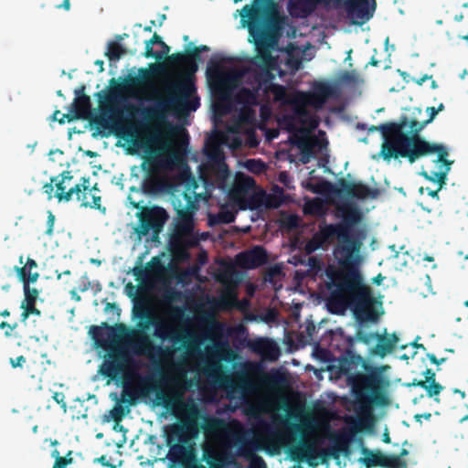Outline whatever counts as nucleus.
<instances>
[{"instance_id":"1","label":"nucleus","mask_w":468,"mask_h":468,"mask_svg":"<svg viewBox=\"0 0 468 468\" xmlns=\"http://www.w3.org/2000/svg\"><path fill=\"white\" fill-rule=\"evenodd\" d=\"M338 210L341 212L342 221L320 225L319 230L303 248L310 255L324 246L332 244L335 239L338 241L335 248L337 266L330 265L325 270L329 291L327 306L333 314L344 312L350 303H355L356 308L370 304L369 290L364 284L360 271L363 261L360 254L362 242L352 236L353 228L361 220V212L354 205H345Z\"/></svg>"},{"instance_id":"2","label":"nucleus","mask_w":468,"mask_h":468,"mask_svg":"<svg viewBox=\"0 0 468 468\" xmlns=\"http://www.w3.org/2000/svg\"><path fill=\"white\" fill-rule=\"evenodd\" d=\"M137 316L140 319L138 330L130 328L122 323L114 325L103 323L102 326L93 325L90 328V332L97 346L109 349L100 366L99 373L110 380L127 375L133 363L128 349L134 355L146 356L152 359L172 356L174 349L153 344L145 333L150 325L155 327L154 335L162 341L168 340L174 345L180 344L188 352L197 349L198 346V340L188 329L179 328L170 322L158 321L149 310H141Z\"/></svg>"},{"instance_id":"3","label":"nucleus","mask_w":468,"mask_h":468,"mask_svg":"<svg viewBox=\"0 0 468 468\" xmlns=\"http://www.w3.org/2000/svg\"><path fill=\"white\" fill-rule=\"evenodd\" d=\"M427 112H430V117L422 122L402 115L398 122H387L371 128L382 133L384 142L381 144L380 155L385 161L405 158L413 164L431 154H438V161L448 156V149L443 144L430 143L420 136V133L433 121L439 110L428 107Z\"/></svg>"},{"instance_id":"4","label":"nucleus","mask_w":468,"mask_h":468,"mask_svg":"<svg viewBox=\"0 0 468 468\" xmlns=\"http://www.w3.org/2000/svg\"><path fill=\"white\" fill-rule=\"evenodd\" d=\"M208 50L209 48L206 45L194 47L193 43L190 42L186 47L184 53L177 52L167 56L166 61L168 64L180 66L184 69L180 80L169 85V97L159 101L153 108L139 110L134 105H127L125 111L129 114L141 111L142 115L146 120L155 121H164L168 111H174L178 114H187L190 112H195L200 106V102L197 96H193L196 93L193 76L198 69L197 62L201 59L200 53Z\"/></svg>"},{"instance_id":"5","label":"nucleus","mask_w":468,"mask_h":468,"mask_svg":"<svg viewBox=\"0 0 468 468\" xmlns=\"http://www.w3.org/2000/svg\"><path fill=\"white\" fill-rule=\"evenodd\" d=\"M156 399L160 400L164 406L171 410L172 414L176 416L180 423L173 425L168 431V442L179 441L186 442L188 439L196 438L200 430L209 433L221 430L225 424L218 418L204 415L194 400L185 401L180 396L169 398L164 392L156 393Z\"/></svg>"},{"instance_id":"6","label":"nucleus","mask_w":468,"mask_h":468,"mask_svg":"<svg viewBox=\"0 0 468 468\" xmlns=\"http://www.w3.org/2000/svg\"><path fill=\"white\" fill-rule=\"evenodd\" d=\"M164 71V64L151 63L148 69H139L138 77H129L122 82H117L114 78L111 79L109 91L101 90L95 94L101 115L95 117L91 123L99 130L108 129L110 124L112 127L120 128L119 123L122 118V111L119 106L123 100V94L132 87L151 82L154 78L161 75Z\"/></svg>"},{"instance_id":"7","label":"nucleus","mask_w":468,"mask_h":468,"mask_svg":"<svg viewBox=\"0 0 468 468\" xmlns=\"http://www.w3.org/2000/svg\"><path fill=\"white\" fill-rule=\"evenodd\" d=\"M272 79L271 72L255 69L250 70L246 82L260 93L271 92L276 101L292 106L296 116H305L308 104L322 105L333 94V88L324 82L316 83L312 93L303 91L288 93L284 86L271 83Z\"/></svg>"},{"instance_id":"8","label":"nucleus","mask_w":468,"mask_h":468,"mask_svg":"<svg viewBox=\"0 0 468 468\" xmlns=\"http://www.w3.org/2000/svg\"><path fill=\"white\" fill-rule=\"evenodd\" d=\"M258 365L250 362L242 365V370L233 377H225L222 387L229 399L239 398L241 400L242 411L250 418H260L266 411V403L263 400L252 401L250 396L256 390L255 383L251 378L258 372Z\"/></svg>"},{"instance_id":"9","label":"nucleus","mask_w":468,"mask_h":468,"mask_svg":"<svg viewBox=\"0 0 468 468\" xmlns=\"http://www.w3.org/2000/svg\"><path fill=\"white\" fill-rule=\"evenodd\" d=\"M155 141L158 143V147L148 151L151 154L148 159L150 165L147 168L143 165L145 176L142 181V189L147 195H156L165 189V182L160 175L159 169H172L180 160L178 154L170 150L171 144L169 142L160 141L157 137Z\"/></svg>"},{"instance_id":"10","label":"nucleus","mask_w":468,"mask_h":468,"mask_svg":"<svg viewBox=\"0 0 468 468\" xmlns=\"http://www.w3.org/2000/svg\"><path fill=\"white\" fill-rule=\"evenodd\" d=\"M358 430H356L349 436H340L335 446L322 449L318 452L317 448L307 441H301L296 446L289 450L291 459L297 463L307 462L310 466H316L319 463H325L329 458L338 460L340 454L348 456L350 454L349 443L352 436Z\"/></svg>"},{"instance_id":"11","label":"nucleus","mask_w":468,"mask_h":468,"mask_svg":"<svg viewBox=\"0 0 468 468\" xmlns=\"http://www.w3.org/2000/svg\"><path fill=\"white\" fill-rule=\"evenodd\" d=\"M185 205L179 204L176 211L179 221L176 230L171 238V246L177 251L186 252L188 249L198 245L199 239L193 233V216L197 209V201L187 193L183 194Z\"/></svg>"},{"instance_id":"12","label":"nucleus","mask_w":468,"mask_h":468,"mask_svg":"<svg viewBox=\"0 0 468 468\" xmlns=\"http://www.w3.org/2000/svg\"><path fill=\"white\" fill-rule=\"evenodd\" d=\"M382 376L378 368H371L367 374L359 372L348 376V384L360 403L386 405L387 398L381 391Z\"/></svg>"},{"instance_id":"13","label":"nucleus","mask_w":468,"mask_h":468,"mask_svg":"<svg viewBox=\"0 0 468 468\" xmlns=\"http://www.w3.org/2000/svg\"><path fill=\"white\" fill-rule=\"evenodd\" d=\"M248 29L256 48V55L250 59V64L258 69L271 72L276 66V59L271 52L276 41L271 33L274 30L264 27L262 22H249Z\"/></svg>"},{"instance_id":"14","label":"nucleus","mask_w":468,"mask_h":468,"mask_svg":"<svg viewBox=\"0 0 468 468\" xmlns=\"http://www.w3.org/2000/svg\"><path fill=\"white\" fill-rule=\"evenodd\" d=\"M61 178L57 177L55 181L56 194L55 197L58 201L69 202L72 199L75 194L77 199L81 201V207H92L98 210L105 211V207L101 206V196H92V201L86 200V190L89 188V178L82 177L80 184L71 185L73 176H70L69 172H63L60 175Z\"/></svg>"},{"instance_id":"15","label":"nucleus","mask_w":468,"mask_h":468,"mask_svg":"<svg viewBox=\"0 0 468 468\" xmlns=\"http://www.w3.org/2000/svg\"><path fill=\"white\" fill-rule=\"evenodd\" d=\"M131 205L134 208L140 209L136 213L139 225L134 229V232L139 239L145 237L152 230L154 235H158L168 219L166 210L159 206H140L139 202L131 201Z\"/></svg>"},{"instance_id":"16","label":"nucleus","mask_w":468,"mask_h":468,"mask_svg":"<svg viewBox=\"0 0 468 468\" xmlns=\"http://www.w3.org/2000/svg\"><path fill=\"white\" fill-rule=\"evenodd\" d=\"M226 437L229 445L239 446L237 454L249 460L248 468H267L263 458L255 453L260 447L254 441L244 438L241 431H228Z\"/></svg>"},{"instance_id":"17","label":"nucleus","mask_w":468,"mask_h":468,"mask_svg":"<svg viewBox=\"0 0 468 468\" xmlns=\"http://www.w3.org/2000/svg\"><path fill=\"white\" fill-rule=\"evenodd\" d=\"M356 338L366 344L369 345L372 341L376 340L377 344L370 349V354L380 358H384L387 355L391 354L397 347L399 343V336L396 333L383 335L376 333H367L359 329L356 334Z\"/></svg>"},{"instance_id":"18","label":"nucleus","mask_w":468,"mask_h":468,"mask_svg":"<svg viewBox=\"0 0 468 468\" xmlns=\"http://www.w3.org/2000/svg\"><path fill=\"white\" fill-rule=\"evenodd\" d=\"M242 12L244 14H241V16L248 17L250 22H261L259 19L260 13H267L263 26L273 30L279 29L280 19L274 0H253L252 5H246Z\"/></svg>"},{"instance_id":"19","label":"nucleus","mask_w":468,"mask_h":468,"mask_svg":"<svg viewBox=\"0 0 468 468\" xmlns=\"http://www.w3.org/2000/svg\"><path fill=\"white\" fill-rule=\"evenodd\" d=\"M355 339L349 337L347 339V346L338 359L339 374L343 375L348 380V376L358 374V369L363 368L368 370L369 367L364 357L354 350Z\"/></svg>"},{"instance_id":"20","label":"nucleus","mask_w":468,"mask_h":468,"mask_svg":"<svg viewBox=\"0 0 468 468\" xmlns=\"http://www.w3.org/2000/svg\"><path fill=\"white\" fill-rule=\"evenodd\" d=\"M344 0H289L287 9L289 14L295 18H307L319 6H340Z\"/></svg>"},{"instance_id":"21","label":"nucleus","mask_w":468,"mask_h":468,"mask_svg":"<svg viewBox=\"0 0 468 468\" xmlns=\"http://www.w3.org/2000/svg\"><path fill=\"white\" fill-rule=\"evenodd\" d=\"M344 5L348 17L353 24L362 26L367 22L374 15L376 9V1L372 0H344Z\"/></svg>"},{"instance_id":"22","label":"nucleus","mask_w":468,"mask_h":468,"mask_svg":"<svg viewBox=\"0 0 468 468\" xmlns=\"http://www.w3.org/2000/svg\"><path fill=\"white\" fill-rule=\"evenodd\" d=\"M437 170L436 171H421L420 176H422L425 179L437 183L439 186L432 190L429 187L426 188L428 195L432 197H438V193L441 189L442 186L445 184L447 179V175L451 170V165L452 161L447 160V156H444L442 161H438V157L434 160Z\"/></svg>"},{"instance_id":"23","label":"nucleus","mask_w":468,"mask_h":468,"mask_svg":"<svg viewBox=\"0 0 468 468\" xmlns=\"http://www.w3.org/2000/svg\"><path fill=\"white\" fill-rule=\"evenodd\" d=\"M267 258L266 250L261 246H256L237 254L236 262L242 269L253 270L265 264Z\"/></svg>"},{"instance_id":"24","label":"nucleus","mask_w":468,"mask_h":468,"mask_svg":"<svg viewBox=\"0 0 468 468\" xmlns=\"http://www.w3.org/2000/svg\"><path fill=\"white\" fill-rule=\"evenodd\" d=\"M74 93L76 97L69 112L74 120L86 119L90 113L91 102L90 96L85 94V86L81 85Z\"/></svg>"},{"instance_id":"25","label":"nucleus","mask_w":468,"mask_h":468,"mask_svg":"<svg viewBox=\"0 0 468 468\" xmlns=\"http://www.w3.org/2000/svg\"><path fill=\"white\" fill-rule=\"evenodd\" d=\"M340 185L348 196L358 199H365L367 197L377 198L379 195L378 188H371L363 183L341 180Z\"/></svg>"},{"instance_id":"26","label":"nucleus","mask_w":468,"mask_h":468,"mask_svg":"<svg viewBox=\"0 0 468 468\" xmlns=\"http://www.w3.org/2000/svg\"><path fill=\"white\" fill-rule=\"evenodd\" d=\"M111 397L113 400L116 401V404L110 410V415H111V418L115 422H119L122 420L124 415L129 412L128 406L124 407L122 405V403H127L128 405L133 404V399H134V395H133V391L127 389V388L124 387L123 390L122 391L121 399H118L116 393H112Z\"/></svg>"},{"instance_id":"27","label":"nucleus","mask_w":468,"mask_h":468,"mask_svg":"<svg viewBox=\"0 0 468 468\" xmlns=\"http://www.w3.org/2000/svg\"><path fill=\"white\" fill-rule=\"evenodd\" d=\"M170 51V47L165 44L162 37L154 33L153 37L145 41V49L144 56L147 58H154L156 60L162 59Z\"/></svg>"},{"instance_id":"28","label":"nucleus","mask_w":468,"mask_h":468,"mask_svg":"<svg viewBox=\"0 0 468 468\" xmlns=\"http://www.w3.org/2000/svg\"><path fill=\"white\" fill-rule=\"evenodd\" d=\"M166 443L169 446L168 458L174 464L184 465L191 457V452L184 444L185 442L175 441L168 442V432L166 433Z\"/></svg>"},{"instance_id":"29","label":"nucleus","mask_w":468,"mask_h":468,"mask_svg":"<svg viewBox=\"0 0 468 468\" xmlns=\"http://www.w3.org/2000/svg\"><path fill=\"white\" fill-rule=\"evenodd\" d=\"M251 350L264 357L276 359L279 355V348L271 340L260 338L250 344Z\"/></svg>"},{"instance_id":"30","label":"nucleus","mask_w":468,"mask_h":468,"mask_svg":"<svg viewBox=\"0 0 468 468\" xmlns=\"http://www.w3.org/2000/svg\"><path fill=\"white\" fill-rule=\"evenodd\" d=\"M261 93L257 90L242 87L236 94V101L245 106H257L260 103Z\"/></svg>"},{"instance_id":"31","label":"nucleus","mask_w":468,"mask_h":468,"mask_svg":"<svg viewBox=\"0 0 468 468\" xmlns=\"http://www.w3.org/2000/svg\"><path fill=\"white\" fill-rule=\"evenodd\" d=\"M127 53L126 48L117 41H110L107 44L105 56L110 61H118L122 56Z\"/></svg>"},{"instance_id":"32","label":"nucleus","mask_w":468,"mask_h":468,"mask_svg":"<svg viewBox=\"0 0 468 468\" xmlns=\"http://www.w3.org/2000/svg\"><path fill=\"white\" fill-rule=\"evenodd\" d=\"M264 383L271 388H279L287 385V378L283 373L276 370L264 378Z\"/></svg>"},{"instance_id":"33","label":"nucleus","mask_w":468,"mask_h":468,"mask_svg":"<svg viewBox=\"0 0 468 468\" xmlns=\"http://www.w3.org/2000/svg\"><path fill=\"white\" fill-rule=\"evenodd\" d=\"M408 386L420 387L424 388L430 398L438 396L443 389V387L441 384H429L426 380L418 379H413L412 383L408 384Z\"/></svg>"},{"instance_id":"34","label":"nucleus","mask_w":468,"mask_h":468,"mask_svg":"<svg viewBox=\"0 0 468 468\" xmlns=\"http://www.w3.org/2000/svg\"><path fill=\"white\" fill-rule=\"evenodd\" d=\"M361 451L362 453L366 455V457L361 458L360 462H362L367 468H372L376 466L380 467V462L382 461L381 452L373 453L366 447H362Z\"/></svg>"},{"instance_id":"35","label":"nucleus","mask_w":468,"mask_h":468,"mask_svg":"<svg viewBox=\"0 0 468 468\" xmlns=\"http://www.w3.org/2000/svg\"><path fill=\"white\" fill-rule=\"evenodd\" d=\"M380 467L385 468H406L407 462L400 459V456L395 454H384L382 453V461L380 462Z\"/></svg>"},{"instance_id":"36","label":"nucleus","mask_w":468,"mask_h":468,"mask_svg":"<svg viewBox=\"0 0 468 468\" xmlns=\"http://www.w3.org/2000/svg\"><path fill=\"white\" fill-rule=\"evenodd\" d=\"M15 271H16L20 281L23 282V286L25 285L26 282L27 284L36 282L39 277V273L37 271L29 273L25 265L22 267H15Z\"/></svg>"},{"instance_id":"37","label":"nucleus","mask_w":468,"mask_h":468,"mask_svg":"<svg viewBox=\"0 0 468 468\" xmlns=\"http://www.w3.org/2000/svg\"><path fill=\"white\" fill-rule=\"evenodd\" d=\"M305 215L322 216L324 214V206L321 200L314 199L307 202L303 207Z\"/></svg>"},{"instance_id":"38","label":"nucleus","mask_w":468,"mask_h":468,"mask_svg":"<svg viewBox=\"0 0 468 468\" xmlns=\"http://www.w3.org/2000/svg\"><path fill=\"white\" fill-rule=\"evenodd\" d=\"M25 298L22 303H36L37 298L38 296V291L36 288H31L30 284L25 282L23 286Z\"/></svg>"},{"instance_id":"39","label":"nucleus","mask_w":468,"mask_h":468,"mask_svg":"<svg viewBox=\"0 0 468 468\" xmlns=\"http://www.w3.org/2000/svg\"><path fill=\"white\" fill-rule=\"evenodd\" d=\"M23 312L21 314V321L26 322L30 314L40 315V311L36 307V303H21Z\"/></svg>"},{"instance_id":"40","label":"nucleus","mask_w":468,"mask_h":468,"mask_svg":"<svg viewBox=\"0 0 468 468\" xmlns=\"http://www.w3.org/2000/svg\"><path fill=\"white\" fill-rule=\"evenodd\" d=\"M255 181L252 177L247 176L242 182H239L235 185L233 192L239 194L245 192L248 188L254 185Z\"/></svg>"},{"instance_id":"41","label":"nucleus","mask_w":468,"mask_h":468,"mask_svg":"<svg viewBox=\"0 0 468 468\" xmlns=\"http://www.w3.org/2000/svg\"><path fill=\"white\" fill-rule=\"evenodd\" d=\"M52 121L58 122L60 124H64L65 122H72L74 119L72 118V114L70 112L69 113H62L60 111L57 110L53 112L51 116Z\"/></svg>"},{"instance_id":"42","label":"nucleus","mask_w":468,"mask_h":468,"mask_svg":"<svg viewBox=\"0 0 468 468\" xmlns=\"http://www.w3.org/2000/svg\"><path fill=\"white\" fill-rule=\"evenodd\" d=\"M282 123L284 125L285 129L289 133H295L298 131V128L295 124L294 116H292V115L284 116L282 121Z\"/></svg>"},{"instance_id":"43","label":"nucleus","mask_w":468,"mask_h":468,"mask_svg":"<svg viewBox=\"0 0 468 468\" xmlns=\"http://www.w3.org/2000/svg\"><path fill=\"white\" fill-rule=\"evenodd\" d=\"M246 167L252 172H261L265 164L261 160L249 159L246 162Z\"/></svg>"},{"instance_id":"44","label":"nucleus","mask_w":468,"mask_h":468,"mask_svg":"<svg viewBox=\"0 0 468 468\" xmlns=\"http://www.w3.org/2000/svg\"><path fill=\"white\" fill-rule=\"evenodd\" d=\"M180 295V292L176 291V289L170 288L166 290V292L163 294V299L165 303H170L175 301H177Z\"/></svg>"},{"instance_id":"45","label":"nucleus","mask_w":468,"mask_h":468,"mask_svg":"<svg viewBox=\"0 0 468 468\" xmlns=\"http://www.w3.org/2000/svg\"><path fill=\"white\" fill-rule=\"evenodd\" d=\"M237 358V353L232 350L229 346L222 349L221 359L226 362H233Z\"/></svg>"},{"instance_id":"46","label":"nucleus","mask_w":468,"mask_h":468,"mask_svg":"<svg viewBox=\"0 0 468 468\" xmlns=\"http://www.w3.org/2000/svg\"><path fill=\"white\" fill-rule=\"evenodd\" d=\"M254 112L248 106L240 110L239 117L242 122H249Z\"/></svg>"},{"instance_id":"47","label":"nucleus","mask_w":468,"mask_h":468,"mask_svg":"<svg viewBox=\"0 0 468 468\" xmlns=\"http://www.w3.org/2000/svg\"><path fill=\"white\" fill-rule=\"evenodd\" d=\"M169 314L173 320H180L184 315V309L181 306L173 305L170 307Z\"/></svg>"},{"instance_id":"48","label":"nucleus","mask_w":468,"mask_h":468,"mask_svg":"<svg viewBox=\"0 0 468 468\" xmlns=\"http://www.w3.org/2000/svg\"><path fill=\"white\" fill-rule=\"evenodd\" d=\"M18 326V324L16 322L14 324H8L7 322L5 321H3L0 323V329H6V331L5 332V335L6 337H9L12 335V332L16 329V327Z\"/></svg>"},{"instance_id":"49","label":"nucleus","mask_w":468,"mask_h":468,"mask_svg":"<svg viewBox=\"0 0 468 468\" xmlns=\"http://www.w3.org/2000/svg\"><path fill=\"white\" fill-rule=\"evenodd\" d=\"M52 456L56 458L53 468H67V465L65 463V458L59 456V453L57 450H54L52 452Z\"/></svg>"},{"instance_id":"50","label":"nucleus","mask_w":468,"mask_h":468,"mask_svg":"<svg viewBox=\"0 0 468 468\" xmlns=\"http://www.w3.org/2000/svg\"><path fill=\"white\" fill-rule=\"evenodd\" d=\"M299 218L296 215H289L285 220L284 225L289 229H295L298 226Z\"/></svg>"},{"instance_id":"51","label":"nucleus","mask_w":468,"mask_h":468,"mask_svg":"<svg viewBox=\"0 0 468 468\" xmlns=\"http://www.w3.org/2000/svg\"><path fill=\"white\" fill-rule=\"evenodd\" d=\"M52 398L66 411V410H67V403L65 401V395H64V393L63 392H55L53 394Z\"/></svg>"},{"instance_id":"52","label":"nucleus","mask_w":468,"mask_h":468,"mask_svg":"<svg viewBox=\"0 0 468 468\" xmlns=\"http://www.w3.org/2000/svg\"><path fill=\"white\" fill-rule=\"evenodd\" d=\"M299 146L300 147H303V157H302V162L303 164H306L308 161H309V155H310V153H311V146L306 144L304 142H300L299 143Z\"/></svg>"},{"instance_id":"53","label":"nucleus","mask_w":468,"mask_h":468,"mask_svg":"<svg viewBox=\"0 0 468 468\" xmlns=\"http://www.w3.org/2000/svg\"><path fill=\"white\" fill-rule=\"evenodd\" d=\"M54 224H55V216L53 215V213L51 211H48V220H47L48 228L46 230V234L51 235L53 233Z\"/></svg>"},{"instance_id":"54","label":"nucleus","mask_w":468,"mask_h":468,"mask_svg":"<svg viewBox=\"0 0 468 468\" xmlns=\"http://www.w3.org/2000/svg\"><path fill=\"white\" fill-rule=\"evenodd\" d=\"M27 359L24 356H19L16 358H10L9 363L11 364L13 368L22 367L26 363Z\"/></svg>"},{"instance_id":"55","label":"nucleus","mask_w":468,"mask_h":468,"mask_svg":"<svg viewBox=\"0 0 468 468\" xmlns=\"http://www.w3.org/2000/svg\"><path fill=\"white\" fill-rule=\"evenodd\" d=\"M424 376H425V380L429 383V384H439L438 382H436V374L435 372L432 370V369H426L424 371Z\"/></svg>"},{"instance_id":"56","label":"nucleus","mask_w":468,"mask_h":468,"mask_svg":"<svg viewBox=\"0 0 468 468\" xmlns=\"http://www.w3.org/2000/svg\"><path fill=\"white\" fill-rule=\"evenodd\" d=\"M308 266L314 271H318L321 268V261L316 257H309L308 259Z\"/></svg>"},{"instance_id":"57","label":"nucleus","mask_w":468,"mask_h":468,"mask_svg":"<svg viewBox=\"0 0 468 468\" xmlns=\"http://www.w3.org/2000/svg\"><path fill=\"white\" fill-rule=\"evenodd\" d=\"M55 181H57V177H52L51 182L45 184L43 186L44 192L48 195L49 199L51 198V193L54 189L53 184H55Z\"/></svg>"},{"instance_id":"58","label":"nucleus","mask_w":468,"mask_h":468,"mask_svg":"<svg viewBox=\"0 0 468 468\" xmlns=\"http://www.w3.org/2000/svg\"><path fill=\"white\" fill-rule=\"evenodd\" d=\"M24 265L26 266V268L29 273L34 272L33 270L37 269V261L31 258H27V260Z\"/></svg>"},{"instance_id":"59","label":"nucleus","mask_w":468,"mask_h":468,"mask_svg":"<svg viewBox=\"0 0 468 468\" xmlns=\"http://www.w3.org/2000/svg\"><path fill=\"white\" fill-rule=\"evenodd\" d=\"M427 357L429 358V360L432 363V364H435V365H441L442 363H444L446 361V358L445 357H442V358H437L436 356L434 354H427Z\"/></svg>"},{"instance_id":"60","label":"nucleus","mask_w":468,"mask_h":468,"mask_svg":"<svg viewBox=\"0 0 468 468\" xmlns=\"http://www.w3.org/2000/svg\"><path fill=\"white\" fill-rule=\"evenodd\" d=\"M267 205L270 207L277 208L281 206V201L278 200L275 197H270L268 198Z\"/></svg>"},{"instance_id":"61","label":"nucleus","mask_w":468,"mask_h":468,"mask_svg":"<svg viewBox=\"0 0 468 468\" xmlns=\"http://www.w3.org/2000/svg\"><path fill=\"white\" fill-rule=\"evenodd\" d=\"M98 186V185H97V184H95L93 186H90V185L89 184V188L86 190V200H89V199H88V194H89V195H90L91 197H92L93 195L98 196V195L96 194V192H99V191H100V189L98 188V186Z\"/></svg>"},{"instance_id":"62","label":"nucleus","mask_w":468,"mask_h":468,"mask_svg":"<svg viewBox=\"0 0 468 468\" xmlns=\"http://www.w3.org/2000/svg\"><path fill=\"white\" fill-rule=\"evenodd\" d=\"M221 221L224 223H231L234 221V216L231 213H225L220 215Z\"/></svg>"},{"instance_id":"63","label":"nucleus","mask_w":468,"mask_h":468,"mask_svg":"<svg viewBox=\"0 0 468 468\" xmlns=\"http://www.w3.org/2000/svg\"><path fill=\"white\" fill-rule=\"evenodd\" d=\"M98 462L103 465V466H110L111 468H116L115 465H112L109 463V462L107 461V458L105 455H102L101 456L99 459H98Z\"/></svg>"},{"instance_id":"64","label":"nucleus","mask_w":468,"mask_h":468,"mask_svg":"<svg viewBox=\"0 0 468 468\" xmlns=\"http://www.w3.org/2000/svg\"><path fill=\"white\" fill-rule=\"evenodd\" d=\"M432 76L431 75H428V74H425L423 75L421 78L418 79V80H414V81L418 84V85H422L427 80H430L431 79Z\"/></svg>"}]
</instances>
